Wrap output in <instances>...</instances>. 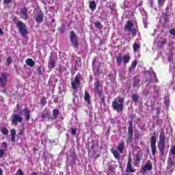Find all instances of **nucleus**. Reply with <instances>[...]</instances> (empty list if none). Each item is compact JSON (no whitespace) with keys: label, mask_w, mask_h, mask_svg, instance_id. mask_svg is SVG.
I'll list each match as a JSON object with an SVG mask.
<instances>
[{"label":"nucleus","mask_w":175,"mask_h":175,"mask_svg":"<svg viewBox=\"0 0 175 175\" xmlns=\"http://www.w3.org/2000/svg\"><path fill=\"white\" fill-rule=\"evenodd\" d=\"M78 61H79V62H81V59L80 57H78Z\"/></svg>","instance_id":"61"},{"label":"nucleus","mask_w":175,"mask_h":175,"mask_svg":"<svg viewBox=\"0 0 175 175\" xmlns=\"http://www.w3.org/2000/svg\"><path fill=\"white\" fill-rule=\"evenodd\" d=\"M134 27V24L133 23V21H127L124 26V31H131L133 38L137 36V29L135 28H133Z\"/></svg>","instance_id":"7"},{"label":"nucleus","mask_w":175,"mask_h":175,"mask_svg":"<svg viewBox=\"0 0 175 175\" xmlns=\"http://www.w3.org/2000/svg\"><path fill=\"white\" fill-rule=\"evenodd\" d=\"M43 13H38L37 16H35L36 23H37L38 24H42V23L43 22Z\"/></svg>","instance_id":"18"},{"label":"nucleus","mask_w":175,"mask_h":175,"mask_svg":"<svg viewBox=\"0 0 175 175\" xmlns=\"http://www.w3.org/2000/svg\"><path fill=\"white\" fill-rule=\"evenodd\" d=\"M48 68L49 69H54L55 68V60L51 59L48 62Z\"/></svg>","instance_id":"25"},{"label":"nucleus","mask_w":175,"mask_h":175,"mask_svg":"<svg viewBox=\"0 0 175 175\" xmlns=\"http://www.w3.org/2000/svg\"><path fill=\"white\" fill-rule=\"evenodd\" d=\"M124 175H129V174H124Z\"/></svg>","instance_id":"64"},{"label":"nucleus","mask_w":175,"mask_h":175,"mask_svg":"<svg viewBox=\"0 0 175 175\" xmlns=\"http://www.w3.org/2000/svg\"><path fill=\"white\" fill-rule=\"evenodd\" d=\"M92 70L95 76H98L102 73L101 63L97 61L96 58L92 60Z\"/></svg>","instance_id":"6"},{"label":"nucleus","mask_w":175,"mask_h":175,"mask_svg":"<svg viewBox=\"0 0 175 175\" xmlns=\"http://www.w3.org/2000/svg\"><path fill=\"white\" fill-rule=\"evenodd\" d=\"M19 109H20V105L19 104H17L16 107H15V109L13 111H14V113H17L19 111Z\"/></svg>","instance_id":"45"},{"label":"nucleus","mask_w":175,"mask_h":175,"mask_svg":"<svg viewBox=\"0 0 175 175\" xmlns=\"http://www.w3.org/2000/svg\"><path fill=\"white\" fill-rule=\"evenodd\" d=\"M84 101L86 102L88 105L90 103V97L88 92H85Z\"/></svg>","instance_id":"32"},{"label":"nucleus","mask_w":175,"mask_h":175,"mask_svg":"<svg viewBox=\"0 0 175 175\" xmlns=\"http://www.w3.org/2000/svg\"><path fill=\"white\" fill-rule=\"evenodd\" d=\"M53 102H54V103H58L59 98L58 97L54 98Z\"/></svg>","instance_id":"51"},{"label":"nucleus","mask_w":175,"mask_h":175,"mask_svg":"<svg viewBox=\"0 0 175 175\" xmlns=\"http://www.w3.org/2000/svg\"><path fill=\"white\" fill-rule=\"evenodd\" d=\"M143 5V1H141L139 3H138L137 5H136V8L137 7H142Z\"/></svg>","instance_id":"52"},{"label":"nucleus","mask_w":175,"mask_h":175,"mask_svg":"<svg viewBox=\"0 0 175 175\" xmlns=\"http://www.w3.org/2000/svg\"><path fill=\"white\" fill-rule=\"evenodd\" d=\"M8 77H9V74L7 72H2L0 75V86L4 90L6 88Z\"/></svg>","instance_id":"11"},{"label":"nucleus","mask_w":175,"mask_h":175,"mask_svg":"<svg viewBox=\"0 0 175 175\" xmlns=\"http://www.w3.org/2000/svg\"><path fill=\"white\" fill-rule=\"evenodd\" d=\"M160 139L158 143L159 152H160V157H163L165 155V131L161 130L160 133Z\"/></svg>","instance_id":"3"},{"label":"nucleus","mask_w":175,"mask_h":175,"mask_svg":"<svg viewBox=\"0 0 175 175\" xmlns=\"http://www.w3.org/2000/svg\"><path fill=\"white\" fill-rule=\"evenodd\" d=\"M3 146H4L5 147H7V143L6 142H3Z\"/></svg>","instance_id":"58"},{"label":"nucleus","mask_w":175,"mask_h":175,"mask_svg":"<svg viewBox=\"0 0 175 175\" xmlns=\"http://www.w3.org/2000/svg\"><path fill=\"white\" fill-rule=\"evenodd\" d=\"M112 76V74H108V77H111Z\"/></svg>","instance_id":"62"},{"label":"nucleus","mask_w":175,"mask_h":175,"mask_svg":"<svg viewBox=\"0 0 175 175\" xmlns=\"http://www.w3.org/2000/svg\"><path fill=\"white\" fill-rule=\"evenodd\" d=\"M21 128L20 130H19V135H25V126L24 125H22L21 126Z\"/></svg>","instance_id":"40"},{"label":"nucleus","mask_w":175,"mask_h":175,"mask_svg":"<svg viewBox=\"0 0 175 175\" xmlns=\"http://www.w3.org/2000/svg\"><path fill=\"white\" fill-rule=\"evenodd\" d=\"M158 122H160L161 124H162L163 123V120H159Z\"/></svg>","instance_id":"60"},{"label":"nucleus","mask_w":175,"mask_h":175,"mask_svg":"<svg viewBox=\"0 0 175 175\" xmlns=\"http://www.w3.org/2000/svg\"><path fill=\"white\" fill-rule=\"evenodd\" d=\"M133 133H134V131L133 129V119H131V120H129L127 143L133 142Z\"/></svg>","instance_id":"10"},{"label":"nucleus","mask_w":175,"mask_h":175,"mask_svg":"<svg viewBox=\"0 0 175 175\" xmlns=\"http://www.w3.org/2000/svg\"><path fill=\"white\" fill-rule=\"evenodd\" d=\"M5 152L3 150H0V158H2L4 155Z\"/></svg>","instance_id":"49"},{"label":"nucleus","mask_w":175,"mask_h":175,"mask_svg":"<svg viewBox=\"0 0 175 175\" xmlns=\"http://www.w3.org/2000/svg\"><path fill=\"white\" fill-rule=\"evenodd\" d=\"M89 8L91 9L92 12H94L96 9V4L95 1H92L90 2Z\"/></svg>","instance_id":"27"},{"label":"nucleus","mask_w":175,"mask_h":175,"mask_svg":"<svg viewBox=\"0 0 175 175\" xmlns=\"http://www.w3.org/2000/svg\"><path fill=\"white\" fill-rule=\"evenodd\" d=\"M40 104L42 105V106H45L46 104H47V101L46 100L45 97H42L40 99Z\"/></svg>","instance_id":"38"},{"label":"nucleus","mask_w":175,"mask_h":175,"mask_svg":"<svg viewBox=\"0 0 175 175\" xmlns=\"http://www.w3.org/2000/svg\"><path fill=\"white\" fill-rule=\"evenodd\" d=\"M167 164H168V168L175 169V162L172 160V158H168V161H167Z\"/></svg>","instance_id":"22"},{"label":"nucleus","mask_w":175,"mask_h":175,"mask_svg":"<svg viewBox=\"0 0 175 175\" xmlns=\"http://www.w3.org/2000/svg\"><path fill=\"white\" fill-rule=\"evenodd\" d=\"M31 175H37V173L35 172H33L32 173H31Z\"/></svg>","instance_id":"59"},{"label":"nucleus","mask_w":175,"mask_h":175,"mask_svg":"<svg viewBox=\"0 0 175 175\" xmlns=\"http://www.w3.org/2000/svg\"><path fill=\"white\" fill-rule=\"evenodd\" d=\"M10 135L12 136V138L10 139V141H12V143L15 142V136L16 135V131L14 129H12L10 130Z\"/></svg>","instance_id":"24"},{"label":"nucleus","mask_w":175,"mask_h":175,"mask_svg":"<svg viewBox=\"0 0 175 175\" xmlns=\"http://www.w3.org/2000/svg\"><path fill=\"white\" fill-rule=\"evenodd\" d=\"M65 26L62 25L61 27L59 29V30L60 31V33H64L65 32Z\"/></svg>","instance_id":"42"},{"label":"nucleus","mask_w":175,"mask_h":175,"mask_svg":"<svg viewBox=\"0 0 175 175\" xmlns=\"http://www.w3.org/2000/svg\"><path fill=\"white\" fill-rule=\"evenodd\" d=\"M58 116H59V110L57 109H54L53 111V120L57 119Z\"/></svg>","instance_id":"29"},{"label":"nucleus","mask_w":175,"mask_h":175,"mask_svg":"<svg viewBox=\"0 0 175 175\" xmlns=\"http://www.w3.org/2000/svg\"><path fill=\"white\" fill-rule=\"evenodd\" d=\"M76 129H74V128H72L71 129V134L73 135H76Z\"/></svg>","instance_id":"48"},{"label":"nucleus","mask_w":175,"mask_h":175,"mask_svg":"<svg viewBox=\"0 0 175 175\" xmlns=\"http://www.w3.org/2000/svg\"><path fill=\"white\" fill-rule=\"evenodd\" d=\"M164 0H158V3L160 5L163 2Z\"/></svg>","instance_id":"57"},{"label":"nucleus","mask_w":175,"mask_h":175,"mask_svg":"<svg viewBox=\"0 0 175 175\" xmlns=\"http://www.w3.org/2000/svg\"><path fill=\"white\" fill-rule=\"evenodd\" d=\"M0 36H3V31L0 28Z\"/></svg>","instance_id":"54"},{"label":"nucleus","mask_w":175,"mask_h":175,"mask_svg":"<svg viewBox=\"0 0 175 175\" xmlns=\"http://www.w3.org/2000/svg\"><path fill=\"white\" fill-rule=\"evenodd\" d=\"M142 156H143V153L141 151L137 152V153H136L135 157L133 158V159L135 160V164L140 163V160L142 159Z\"/></svg>","instance_id":"17"},{"label":"nucleus","mask_w":175,"mask_h":175,"mask_svg":"<svg viewBox=\"0 0 175 175\" xmlns=\"http://www.w3.org/2000/svg\"><path fill=\"white\" fill-rule=\"evenodd\" d=\"M166 43H167V40H166L165 38H161V40L159 41V42H158L159 48L163 49L165 47Z\"/></svg>","instance_id":"21"},{"label":"nucleus","mask_w":175,"mask_h":175,"mask_svg":"<svg viewBox=\"0 0 175 175\" xmlns=\"http://www.w3.org/2000/svg\"><path fill=\"white\" fill-rule=\"evenodd\" d=\"M139 98V96L137 94H133L132 95V101L135 103H137L138 102V98Z\"/></svg>","instance_id":"34"},{"label":"nucleus","mask_w":175,"mask_h":175,"mask_svg":"<svg viewBox=\"0 0 175 175\" xmlns=\"http://www.w3.org/2000/svg\"><path fill=\"white\" fill-rule=\"evenodd\" d=\"M136 121H137V122H136V124H137V125L139 126L140 129H144L145 124H144L143 126H140V124H139V122L142 121V118H136Z\"/></svg>","instance_id":"36"},{"label":"nucleus","mask_w":175,"mask_h":175,"mask_svg":"<svg viewBox=\"0 0 175 175\" xmlns=\"http://www.w3.org/2000/svg\"><path fill=\"white\" fill-rule=\"evenodd\" d=\"M41 175H48V174H46L45 173H42Z\"/></svg>","instance_id":"63"},{"label":"nucleus","mask_w":175,"mask_h":175,"mask_svg":"<svg viewBox=\"0 0 175 175\" xmlns=\"http://www.w3.org/2000/svg\"><path fill=\"white\" fill-rule=\"evenodd\" d=\"M141 170L142 173H146L147 172H150L152 170V163L150 161H148L145 163V165L141 167Z\"/></svg>","instance_id":"15"},{"label":"nucleus","mask_w":175,"mask_h":175,"mask_svg":"<svg viewBox=\"0 0 175 175\" xmlns=\"http://www.w3.org/2000/svg\"><path fill=\"white\" fill-rule=\"evenodd\" d=\"M41 118L45 120L46 118L50 119V113H47L45 110L41 113Z\"/></svg>","instance_id":"31"},{"label":"nucleus","mask_w":175,"mask_h":175,"mask_svg":"<svg viewBox=\"0 0 175 175\" xmlns=\"http://www.w3.org/2000/svg\"><path fill=\"white\" fill-rule=\"evenodd\" d=\"M7 63L9 64L12 63V58L10 57L7 58Z\"/></svg>","instance_id":"50"},{"label":"nucleus","mask_w":175,"mask_h":175,"mask_svg":"<svg viewBox=\"0 0 175 175\" xmlns=\"http://www.w3.org/2000/svg\"><path fill=\"white\" fill-rule=\"evenodd\" d=\"M137 61L135 60L133 62L132 65H131L130 68H129V71L132 72L133 70L135 69V68H137Z\"/></svg>","instance_id":"30"},{"label":"nucleus","mask_w":175,"mask_h":175,"mask_svg":"<svg viewBox=\"0 0 175 175\" xmlns=\"http://www.w3.org/2000/svg\"><path fill=\"white\" fill-rule=\"evenodd\" d=\"M12 0H3V5H9L10 3H12Z\"/></svg>","instance_id":"41"},{"label":"nucleus","mask_w":175,"mask_h":175,"mask_svg":"<svg viewBox=\"0 0 175 175\" xmlns=\"http://www.w3.org/2000/svg\"><path fill=\"white\" fill-rule=\"evenodd\" d=\"M70 42H71V46H73L75 49V51H78L79 49V41L78 39L77 38V35L75 33V31H70Z\"/></svg>","instance_id":"8"},{"label":"nucleus","mask_w":175,"mask_h":175,"mask_svg":"<svg viewBox=\"0 0 175 175\" xmlns=\"http://www.w3.org/2000/svg\"><path fill=\"white\" fill-rule=\"evenodd\" d=\"M25 64H27V66H29L31 68L35 66V62L31 58L26 59Z\"/></svg>","instance_id":"26"},{"label":"nucleus","mask_w":175,"mask_h":175,"mask_svg":"<svg viewBox=\"0 0 175 175\" xmlns=\"http://www.w3.org/2000/svg\"><path fill=\"white\" fill-rule=\"evenodd\" d=\"M132 158L129 157L128 161H127V166L126 167V173H135V170L132 165Z\"/></svg>","instance_id":"14"},{"label":"nucleus","mask_w":175,"mask_h":175,"mask_svg":"<svg viewBox=\"0 0 175 175\" xmlns=\"http://www.w3.org/2000/svg\"><path fill=\"white\" fill-rule=\"evenodd\" d=\"M12 21L15 23V24H16V27L18 28V31L21 35H22L23 38L27 36L28 31L27 29V25H25L21 21H18L16 17L13 18Z\"/></svg>","instance_id":"2"},{"label":"nucleus","mask_w":175,"mask_h":175,"mask_svg":"<svg viewBox=\"0 0 175 175\" xmlns=\"http://www.w3.org/2000/svg\"><path fill=\"white\" fill-rule=\"evenodd\" d=\"M173 44H174V42H169L168 46H173Z\"/></svg>","instance_id":"55"},{"label":"nucleus","mask_w":175,"mask_h":175,"mask_svg":"<svg viewBox=\"0 0 175 175\" xmlns=\"http://www.w3.org/2000/svg\"><path fill=\"white\" fill-rule=\"evenodd\" d=\"M124 98L118 97L115 98L112 102L113 110L117 111L118 113H122L124 108Z\"/></svg>","instance_id":"1"},{"label":"nucleus","mask_w":175,"mask_h":175,"mask_svg":"<svg viewBox=\"0 0 175 175\" xmlns=\"http://www.w3.org/2000/svg\"><path fill=\"white\" fill-rule=\"evenodd\" d=\"M107 172H108L107 175H109V173L112 172V169H111V167L108 168Z\"/></svg>","instance_id":"53"},{"label":"nucleus","mask_w":175,"mask_h":175,"mask_svg":"<svg viewBox=\"0 0 175 175\" xmlns=\"http://www.w3.org/2000/svg\"><path fill=\"white\" fill-rule=\"evenodd\" d=\"M81 81L79 77H75V80L71 81V88L74 92H78V88L80 87Z\"/></svg>","instance_id":"12"},{"label":"nucleus","mask_w":175,"mask_h":175,"mask_svg":"<svg viewBox=\"0 0 175 175\" xmlns=\"http://www.w3.org/2000/svg\"><path fill=\"white\" fill-rule=\"evenodd\" d=\"M1 132L3 135H7L9 134V131L7 129V128H2L1 130Z\"/></svg>","instance_id":"37"},{"label":"nucleus","mask_w":175,"mask_h":175,"mask_svg":"<svg viewBox=\"0 0 175 175\" xmlns=\"http://www.w3.org/2000/svg\"><path fill=\"white\" fill-rule=\"evenodd\" d=\"M0 175H3V171L0 168Z\"/></svg>","instance_id":"56"},{"label":"nucleus","mask_w":175,"mask_h":175,"mask_svg":"<svg viewBox=\"0 0 175 175\" xmlns=\"http://www.w3.org/2000/svg\"><path fill=\"white\" fill-rule=\"evenodd\" d=\"M113 155H114V157L117 159H120L121 158V155L120 154L119 152L117 150H114L112 152Z\"/></svg>","instance_id":"33"},{"label":"nucleus","mask_w":175,"mask_h":175,"mask_svg":"<svg viewBox=\"0 0 175 175\" xmlns=\"http://www.w3.org/2000/svg\"><path fill=\"white\" fill-rule=\"evenodd\" d=\"M131 59V56L129 53H126L124 56H122V53H120L118 54L117 57L116 58V62H117L118 66H121L123 62V64H129Z\"/></svg>","instance_id":"5"},{"label":"nucleus","mask_w":175,"mask_h":175,"mask_svg":"<svg viewBox=\"0 0 175 175\" xmlns=\"http://www.w3.org/2000/svg\"><path fill=\"white\" fill-rule=\"evenodd\" d=\"M139 82H140V77L139 75H136L135 77H133V88H139L140 85H139Z\"/></svg>","instance_id":"16"},{"label":"nucleus","mask_w":175,"mask_h":175,"mask_svg":"<svg viewBox=\"0 0 175 175\" xmlns=\"http://www.w3.org/2000/svg\"><path fill=\"white\" fill-rule=\"evenodd\" d=\"M21 14H22V18L25 21H27L28 18V15H27V8H22L21 10Z\"/></svg>","instance_id":"19"},{"label":"nucleus","mask_w":175,"mask_h":175,"mask_svg":"<svg viewBox=\"0 0 175 175\" xmlns=\"http://www.w3.org/2000/svg\"><path fill=\"white\" fill-rule=\"evenodd\" d=\"M156 134L153 133L152 137H151L150 138V149L153 157H155V154L157 152V148L156 147Z\"/></svg>","instance_id":"9"},{"label":"nucleus","mask_w":175,"mask_h":175,"mask_svg":"<svg viewBox=\"0 0 175 175\" xmlns=\"http://www.w3.org/2000/svg\"><path fill=\"white\" fill-rule=\"evenodd\" d=\"M37 74L40 76L42 75V68L38 67L37 68Z\"/></svg>","instance_id":"43"},{"label":"nucleus","mask_w":175,"mask_h":175,"mask_svg":"<svg viewBox=\"0 0 175 175\" xmlns=\"http://www.w3.org/2000/svg\"><path fill=\"white\" fill-rule=\"evenodd\" d=\"M17 175H24V173L23 172L21 169H18L16 172Z\"/></svg>","instance_id":"44"},{"label":"nucleus","mask_w":175,"mask_h":175,"mask_svg":"<svg viewBox=\"0 0 175 175\" xmlns=\"http://www.w3.org/2000/svg\"><path fill=\"white\" fill-rule=\"evenodd\" d=\"M23 122V118L19 114L15 113L12 118V124L17 126L18 123Z\"/></svg>","instance_id":"13"},{"label":"nucleus","mask_w":175,"mask_h":175,"mask_svg":"<svg viewBox=\"0 0 175 175\" xmlns=\"http://www.w3.org/2000/svg\"><path fill=\"white\" fill-rule=\"evenodd\" d=\"M23 113H25L26 118L25 120L26 121H29L30 120V111L27 108L23 109Z\"/></svg>","instance_id":"28"},{"label":"nucleus","mask_w":175,"mask_h":175,"mask_svg":"<svg viewBox=\"0 0 175 175\" xmlns=\"http://www.w3.org/2000/svg\"><path fill=\"white\" fill-rule=\"evenodd\" d=\"M170 34L175 36V29H172L171 30H170Z\"/></svg>","instance_id":"47"},{"label":"nucleus","mask_w":175,"mask_h":175,"mask_svg":"<svg viewBox=\"0 0 175 175\" xmlns=\"http://www.w3.org/2000/svg\"><path fill=\"white\" fill-rule=\"evenodd\" d=\"M95 94L98 96L103 103H105V98L103 97V86L100 84V81L96 79L94 83Z\"/></svg>","instance_id":"4"},{"label":"nucleus","mask_w":175,"mask_h":175,"mask_svg":"<svg viewBox=\"0 0 175 175\" xmlns=\"http://www.w3.org/2000/svg\"><path fill=\"white\" fill-rule=\"evenodd\" d=\"M125 148V144L124 141H120L119 145L117 146V150H119L120 154L124 153V150Z\"/></svg>","instance_id":"20"},{"label":"nucleus","mask_w":175,"mask_h":175,"mask_svg":"<svg viewBox=\"0 0 175 175\" xmlns=\"http://www.w3.org/2000/svg\"><path fill=\"white\" fill-rule=\"evenodd\" d=\"M141 48H142V45H140L137 42L133 43V52L135 53L139 52Z\"/></svg>","instance_id":"23"},{"label":"nucleus","mask_w":175,"mask_h":175,"mask_svg":"<svg viewBox=\"0 0 175 175\" xmlns=\"http://www.w3.org/2000/svg\"><path fill=\"white\" fill-rule=\"evenodd\" d=\"M170 152H171L172 154L175 155V146L172 147L171 150H170Z\"/></svg>","instance_id":"46"},{"label":"nucleus","mask_w":175,"mask_h":175,"mask_svg":"<svg viewBox=\"0 0 175 175\" xmlns=\"http://www.w3.org/2000/svg\"><path fill=\"white\" fill-rule=\"evenodd\" d=\"M94 27L97 28L98 29H101L103 28V26L101 25V23L97 21L96 22L94 23Z\"/></svg>","instance_id":"35"},{"label":"nucleus","mask_w":175,"mask_h":175,"mask_svg":"<svg viewBox=\"0 0 175 175\" xmlns=\"http://www.w3.org/2000/svg\"><path fill=\"white\" fill-rule=\"evenodd\" d=\"M66 71V68L65 67L62 66L59 67V70H58L59 73H63V72H65Z\"/></svg>","instance_id":"39"}]
</instances>
